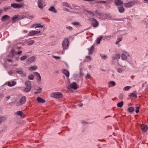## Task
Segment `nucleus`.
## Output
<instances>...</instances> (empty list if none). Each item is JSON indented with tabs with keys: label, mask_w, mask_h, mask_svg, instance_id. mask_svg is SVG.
Masks as SVG:
<instances>
[{
	"label": "nucleus",
	"mask_w": 148,
	"mask_h": 148,
	"mask_svg": "<svg viewBox=\"0 0 148 148\" xmlns=\"http://www.w3.org/2000/svg\"><path fill=\"white\" fill-rule=\"evenodd\" d=\"M51 97L56 99H59L62 98L63 95L62 93L59 92H53L51 93L50 95Z\"/></svg>",
	"instance_id": "1"
},
{
	"label": "nucleus",
	"mask_w": 148,
	"mask_h": 148,
	"mask_svg": "<svg viewBox=\"0 0 148 148\" xmlns=\"http://www.w3.org/2000/svg\"><path fill=\"white\" fill-rule=\"evenodd\" d=\"M69 41V39L68 38H66L64 39L62 44L63 50H65L68 48Z\"/></svg>",
	"instance_id": "2"
},
{
	"label": "nucleus",
	"mask_w": 148,
	"mask_h": 148,
	"mask_svg": "<svg viewBox=\"0 0 148 148\" xmlns=\"http://www.w3.org/2000/svg\"><path fill=\"white\" fill-rule=\"evenodd\" d=\"M11 6L14 8H20L23 6L22 4L12 3Z\"/></svg>",
	"instance_id": "3"
},
{
	"label": "nucleus",
	"mask_w": 148,
	"mask_h": 148,
	"mask_svg": "<svg viewBox=\"0 0 148 148\" xmlns=\"http://www.w3.org/2000/svg\"><path fill=\"white\" fill-rule=\"evenodd\" d=\"M24 18L23 17L21 16L18 15H15L13 16L12 19L13 20V22H14L16 21L21 20Z\"/></svg>",
	"instance_id": "4"
},
{
	"label": "nucleus",
	"mask_w": 148,
	"mask_h": 148,
	"mask_svg": "<svg viewBox=\"0 0 148 148\" xmlns=\"http://www.w3.org/2000/svg\"><path fill=\"white\" fill-rule=\"evenodd\" d=\"M90 20L91 21L92 25L93 27H97L98 26L99 23L96 19L92 18H91Z\"/></svg>",
	"instance_id": "5"
},
{
	"label": "nucleus",
	"mask_w": 148,
	"mask_h": 148,
	"mask_svg": "<svg viewBox=\"0 0 148 148\" xmlns=\"http://www.w3.org/2000/svg\"><path fill=\"white\" fill-rule=\"evenodd\" d=\"M37 4L38 8L40 9L43 8L46 5L43 4L42 0H38Z\"/></svg>",
	"instance_id": "6"
},
{
	"label": "nucleus",
	"mask_w": 148,
	"mask_h": 148,
	"mask_svg": "<svg viewBox=\"0 0 148 148\" xmlns=\"http://www.w3.org/2000/svg\"><path fill=\"white\" fill-rule=\"evenodd\" d=\"M26 101V97L25 96H23L20 99L19 103H17V105L18 106H20L24 103Z\"/></svg>",
	"instance_id": "7"
},
{
	"label": "nucleus",
	"mask_w": 148,
	"mask_h": 148,
	"mask_svg": "<svg viewBox=\"0 0 148 148\" xmlns=\"http://www.w3.org/2000/svg\"><path fill=\"white\" fill-rule=\"evenodd\" d=\"M36 59V57L35 56H32L28 58L27 60V62L28 64H30L31 63L35 61Z\"/></svg>",
	"instance_id": "8"
},
{
	"label": "nucleus",
	"mask_w": 148,
	"mask_h": 148,
	"mask_svg": "<svg viewBox=\"0 0 148 148\" xmlns=\"http://www.w3.org/2000/svg\"><path fill=\"white\" fill-rule=\"evenodd\" d=\"M134 4V3L133 1H130L127 3H124V6L126 8H131Z\"/></svg>",
	"instance_id": "9"
},
{
	"label": "nucleus",
	"mask_w": 148,
	"mask_h": 148,
	"mask_svg": "<svg viewBox=\"0 0 148 148\" xmlns=\"http://www.w3.org/2000/svg\"><path fill=\"white\" fill-rule=\"evenodd\" d=\"M40 32V30L38 31L35 30H33L30 32L29 33L28 35L29 36H32L35 35L36 34H39Z\"/></svg>",
	"instance_id": "10"
},
{
	"label": "nucleus",
	"mask_w": 148,
	"mask_h": 148,
	"mask_svg": "<svg viewBox=\"0 0 148 148\" xmlns=\"http://www.w3.org/2000/svg\"><path fill=\"white\" fill-rule=\"evenodd\" d=\"M9 86H13L16 84V82L14 81H9L6 83Z\"/></svg>",
	"instance_id": "11"
},
{
	"label": "nucleus",
	"mask_w": 148,
	"mask_h": 148,
	"mask_svg": "<svg viewBox=\"0 0 148 148\" xmlns=\"http://www.w3.org/2000/svg\"><path fill=\"white\" fill-rule=\"evenodd\" d=\"M70 87L71 88H73L75 90L77 89L78 88L77 85L76 83L75 82H73L70 84Z\"/></svg>",
	"instance_id": "12"
},
{
	"label": "nucleus",
	"mask_w": 148,
	"mask_h": 148,
	"mask_svg": "<svg viewBox=\"0 0 148 148\" xmlns=\"http://www.w3.org/2000/svg\"><path fill=\"white\" fill-rule=\"evenodd\" d=\"M10 18V17L8 15H5L2 17L1 20L2 21H6L8 20Z\"/></svg>",
	"instance_id": "13"
},
{
	"label": "nucleus",
	"mask_w": 148,
	"mask_h": 148,
	"mask_svg": "<svg viewBox=\"0 0 148 148\" xmlns=\"http://www.w3.org/2000/svg\"><path fill=\"white\" fill-rule=\"evenodd\" d=\"M121 57V55L119 53L116 54L114 55L112 57L113 60H115L116 59H119Z\"/></svg>",
	"instance_id": "14"
},
{
	"label": "nucleus",
	"mask_w": 148,
	"mask_h": 148,
	"mask_svg": "<svg viewBox=\"0 0 148 148\" xmlns=\"http://www.w3.org/2000/svg\"><path fill=\"white\" fill-rule=\"evenodd\" d=\"M16 72L18 74H20L21 76L23 77L25 76L26 75V73L23 71L22 70H18Z\"/></svg>",
	"instance_id": "15"
},
{
	"label": "nucleus",
	"mask_w": 148,
	"mask_h": 148,
	"mask_svg": "<svg viewBox=\"0 0 148 148\" xmlns=\"http://www.w3.org/2000/svg\"><path fill=\"white\" fill-rule=\"evenodd\" d=\"M127 56H130V55L128 53L127 54V56H126L125 54L124 53H122L121 54V59L123 60H126L127 61H128L127 60Z\"/></svg>",
	"instance_id": "16"
},
{
	"label": "nucleus",
	"mask_w": 148,
	"mask_h": 148,
	"mask_svg": "<svg viewBox=\"0 0 148 148\" xmlns=\"http://www.w3.org/2000/svg\"><path fill=\"white\" fill-rule=\"evenodd\" d=\"M37 101L39 103H43L45 102V100L40 97H37L36 99Z\"/></svg>",
	"instance_id": "17"
},
{
	"label": "nucleus",
	"mask_w": 148,
	"mask_h": 148,
	"mask_svg": "<svg viewBox=\"0 0 148 148\" xmlns=\"http://www.w3.org/2000/svg\"><path fill=\"white\" fill-rule=\"evenodd\" d=\"M43 27V25H41L40 24H34L32 25L30 27L32 28L35 27V28H36L37 27Z\"/></svg>",
	"instance_id": "18"
},
{
	"label": "nucleus",
	"mask_w": 148,
	"mask_h": 148,
	"mask_svg": "<svg viewBox=\"0 0 148 148\" xmlns=\"http://www.w3.org/2000/svg\"><path fill=\"white\" fill-rule=\"evenodd\" d=\"M114 3L115 5H120L123 3V1L121 0H115Z\"/></svg>",
	"instance_id": "19"
},
{
	"label": "nucleus",
	"mask_w": 148,
	"mask_h": 148,
	"mask_svg": "<svg viewBox=\"0 0 148 148\" xmlns=\"http://www.w3.org/2000/svg\"><path fill=\"white\" fill-rule=\"evenodd\" d=\"M140 127L142 130L144 132L146 131L147 129V126L145 125H141Z\"/></svg>",
	"instance_id": "20"
},
{
	"label": "nucleus",
	"mask_w": 148,
	"mask_h": 148,
	"mask_svg": "<svg viewBox=\"0 0 148 148\" xmlns=\"http://www.w3.org/2000/svg\"><path fill=\"white\" fill-rule=\"evenodd\" d=\"M62 71L63 73L65 75L66 77H69V72L68 70L65 69H63L62 70Z\"/></svg>",
	"instance_id": "21"
},
{
	"label": "nucleus",
	"mask_w": 148,
	"mask_h": 148,
	"mask_svg": "<svg viewBox=\"0 0 148 148\" xmlns=\"http://www.w3.org/2000/svg\"><path fill=\"white\" fill-rule=\"evenodd\" d=\"M35 75L37 76L36 78V80L38 81H40L41 80V78L40 74L37 72H35Z\"/></svg>",
	"instance_id": "22"
},
{
	"label": "nucleus",
	"mask_w": 148,
	"mask_h": 148,
	"mask_svg": "<svg viewBox=\"0 0 148 148\" xmlns=\"http://www.w3.org/2000/svg\"><path fill=\"white\" fill-rule=\"evenodd\" d=\"M48 10L49 11L53 12L54 13H56L57 12L56 9L53 6H51L49 9Z\"/></svg>",
	"instance_id": "23"
},
{
	"label": "nucleus",
	"mask_w": 148,
	"mask_h": 148,
	"mask_svg": "<svg viewBox=\"0 0 148 148\" xmlns=\"http://www.w3.org/2000/svg\"><path fill=\"white\" fill-rule=\"evenodd\" d=\"M37 68V67L36 66H31L29 67V70L30 71H32L36 70Z\"/></svg>",
	"instance_id": "24"
},
{
	"label": "nucleus",
	"mask_w": 148,
	"mask_h": 148,
	"mask_svg": "<svg viewBox=\"0 0 148 148\" xmlns=\"http://www.w3.org/2000/svg\"><path fill=\"white\" fill-rule=\"evenodd\" d=\"M118 9L119 12L120 13H123L125 11V9L122 6H120L118 7Z\"/></svg>",
	"instance_id": "25"
},
{
	"label": "nucleus",
	"mask_w": 148,
	"mask_h": 148,
	"mask_svg": "<svg viewBox=\"0 0 148 148\" xmlns=\"http://www.w3.org/2000/svg\"><path fill=\"white\" fill-rule=\"evenodd\" d=\"M62 5L66 7L69 8L71 9L72 7L71 5H69L68 3L66 2H64L62 3Z\"/></svg>",
	"instance_id": "26"
},
{
	"label": "nucleus",
	"mask_w": 148,
	"mask_h": 148,
	"mask_svg": "<svg viewBox=\"0 0 148 148\" xmlns=\"http://www.w3.org/2000/svg\"><path fill=\"white\" fill-rule=\"evenodd\" d=\"M32 87H27L24 89L23 91L25 92H28L31 89Z\"/></svg>",
	"instance_id": "27"
},
{
	"label": "nucleus",
	"mask_w": 148,
	"mask_h": 148,
	"mask_svg": "<svg viewBox=\"0 0 148 148\" xmlns=\"http://www.w3.org/2000/svg\"><path fill=\"white\" fill-rule=\"evenodd\" d=\"M89 51L88 53L89 54H92L94 50V47L93 45H92L90 48Z\"/></svg>",
	"instance_id": "28"
},
{
	"label": "nucleus",
	"mask_w": 148,
	"mask_h": 148,
	"mask_svg": "<svg viewBox=\"0 0 148 148\" xmlns=\"http://www.w3.org/2000/svg\"><path fill=\"white\" fill-rule=\"evenodd\" d=\"M25 85L27 87H31V84L29 81H27L25 83Z\"/></svg>",
	"instance_id": "29"
},
{
	"label": "nucleus",
	"mask_w": 148,
	"mask_h": 148,
	"mask_svg": "<svg viewBox=\"0 0 148 148\" xmlns=\"http://www.w3.org/2000/svg\"><path fill=\"white\" fill-rule=\"evenodd\" d=\"M6 120V118L4 116L0 117V123H1L2 122L5 121Z\"/></svg>",
	"instance_id": "30"
},
{
	"label": "nucleus",
	"mask_w": 148,
	"mask_h": 148,
	"mask_svg": "<svg viewBox=\"0 0 148 148\" xmlns=\"http://www.w3.org/2000/svg\"><path fill=\"white\" fill-rule=\"evenodd\" d=\"M122 40V38L121 37H119L117 38V41L115 42V44L116 45H118L119 44V42L121 41Z\"/></svg>",
	"instance_id": "31"
},
{
	"label": "nucleus",
	"mask_w": 148,
	"mask_h": 148,
	"mask_svg": "<svg viewBox=\"0 0 148 148\" xmlns=\"http://www.w3.org/2000/svg\"><path fill=\"white\" fill-rule=\"evenodd\" d=\"M28 57L27 55H25L21 57L20 59L21 61H23L25 60Z\"/></svg>",
	"instance_id": "32"
},
{
	"label": "nucleus",
	"mask_w": 148,
	"mask_h": 148,
	"mask_svg": "<svg viewBox=\"0 0 148 148\" xmlns=\"http://www.w3.org/2000/svg\"><path fill=\"white\" fill-rule=\"evenodd\" d=\"M15 114H16L18 115L21 116L23 114V112L21 111H17L15 113Z\"/></svg>",
	"instance_id": "33"
},
{
	"label": "nucleus",
	"mask_w": 148,
	"mask_h": 148,
	"mask_svg": "<svg viewBox=\"0 0 148 148\" xmlns=\"http://www.w3.org/2000/svg\"><path fill=\"white\" fill-rule=\"evenodd\" d=\"M35 42V41L34 40H30L27 42V44L29 45H31L33 44Z\"/></svg>",
	"instance_id": "34"
},
{
	"label": "nucleus",
	"mask_w": 148,
	"mask_h": 148,
	"mask_svg": "<svg viewBox=\"0 0 148 148\" xmlns=\"http://www.w3.org/2000/svg\"><path fill=\"white\" fill-rule=\"evenodd\" d=\"M123 104V101H121V102L118 103L117 104V106L119 107H121Z\"/></svg>",
	"instance_id": "35"
},
{
	"label": "nucleus",
	"mask_w": 148,
	"mask_h": 148,
	"mask_svg": "<svg viewBox=\"0 0 148 148\" xmlns=\"http://www.w3.org/2000/svg\"><path fill=\"white\" fill-rule=\"evenodd\" d=\"M103 38L102 36L98 38L97 40V43L98 44H99L100 42V41L102 40Z\"/></svg>",
	"instance_id": "36"
},
{
	"label": "nucleus",
	"mask_w": 148,
	"mask_h": 148,
	"mask_svg": "<svg viewBox=\"0 0 148 148\" xmlns=\"http://www.w3.org/2000/svg\"><path fill=\"white\" fill-rule=\"evenodd\" d=\"M91 60V58L89 56H86L85 59V61L87 62H89Z\"/></svg>",
	"instance_id": "37"
},
{
	"label": "nucleus",
	"mask_w": 148,
	"mask_h": 148,
	"mask_svg": "<svg viewBox=\"0 0 148 148\" xmlns=\"http://www.w3.org/2000/svg\"><path fill=\"white\" fill-rule=\"evenodd\" d=\"M128 110L130 112H132L134 110V108L133 107H129L128 108Z\"/></svg>",
	"instance_id": "38"
},
{
	"label": "nucleus",
	"mask_w": 148,
	"mask_h": 148,
	"mask_svg": "<svg viewBox=\"0 0 148 148\" xmlns=\"http://www.w3.org/2000/svg\"><path fill=\"white\" fill-rule=\"evenodd\" d=\"M131 87L130 86H125V87H124V88L123 89V90H128Z\"/></svg>",
	"instance_id": "39"
},
{
	"label": "nucleus",
	"mask_w": 148,
	"mask_h": 148,
	"mask_svg": "<svg viewBox=\"0 0 148 148\" xmlns=\"http://www.w3.org/2000/svg\"><path fill=\"white\" fill-rule=\"evenodd\" d=\"M28 79L31 80H33L34 79V76L32 75H30L29 76Z\"/></svg>",
	"instance_id": "40"
},
{
	"label": "nucleus",
	"mask_w": 148,
	"mask_h": 148,
	"mask_svg": "<svg viewBox=\"0 0 148 148\" xmlns=\"http://www.w3.org/2000/svg\"><path fill=\"white\" fill-rule=\"evenodd\" d=\"M66 29L70 31H71L73 29V28L71 26H66Z\"/></svg>",
	"instance_id": "41"
},
{
	"label": "nucleus",
	"mask_w": 148,
	"mask_h": 148,
	"mask_svg": "<svg viewBox=\"0 0 148 148\" xmlns=\"http://www.w3.org/2000/svg\"><path fill=\"white\" fill-rule=\"evenodd\" d=\"M109 84H111L113 86H114L116 85L115 82L114 81H112L110 82L109 83Z\"/></svg>",
	"instance_id": "42"
},
{
	"label": "nucleus",
	"mask_w": 148,
	"mask_h": 148,
	"mask_svg": "<svg viewBox=\"0 0 148 148\" xmlns=\"http://www.w3.org/2000/svg\"><path fill=\"white\" fill-rule=\"evenodd\" d=\"M87 12H88V13H89V14L90 15H91V16H94L95 14H94V13H93V12H92L91 11H87Z\"/></svg>",
	"instance_id": "43"
},
{
	"label": "nucleus",
	"mask_w": 148,
	"mask_h": 148,
	"mask_svg": "<svg viewBox=\"0 0 148 148\" xmlns=\"http://www.w3.org/2000/svg\"><path fill=\"white\" fill-rule=\"evenodd\" d=\"M101 56L103 59L105 60L107 59V57L106 56L103 55H101Z\"/></svg>",
	"instance_id": "44"
},
{
	"label": "nucleus",
	"mask_w": 148,
	"mask_h": 148,
	"mask_svg": "<svg viewBox=\"0 0 148 148\" xmlns=\"http://www.w3.org/2000/svg\"><path fill=\"white\" fill-rule=\"evenodd\" d=\"M42 90V88H39V89H37V90H40V91H36V92H34V93H35V94H37V93H40L41 92Z\"/></svg>",
	"instance_id": "45"
},
{
	"label": "nucleus",
	"mask_w": 148,
	"mask_h": 148,
	"mask_svg": "<svg viewBox=\"0 0 148 148\" xmlns=\"http://www.w3.org/2000/svg\"><path fill=\"white\" fill-rule=\"evenodd\" d=\"M117 72L119 73H121L123 71V70L121 68H118L117 70Z\"/></svg>",
	"instance_id": "46"
},
{
	"label": "nucleus",
	"mask_w": 148,
	"mask_h": 148,
	"mask_svg": "<svg viewBox=\"0 0 148 148\" xmlns=\"http://www.w3.org/2000/svg\"><path fill=\"white\" fill-rule=\"evenodd\" d=\"M130 96L132 97H137V96L134 93H131Z\"/></svg>",
	"instance_id": "47"
},
{
	"label": "nucleus",
	"mask_w": 148,
	"mask_h": 148,
	"mask_svg": "<svg viewBox=\"0 0 148 148\" xmlns=\"http://www.w3.org/2000/svg\"><path fill=\"white\" fill-rule=\"evenodd\" d=\"M139 107H136V110H135V112L136 113H138L139 112Z\"/></svg>",
	"instance_id": "48"
},
{
	"label": "nucleus",
	"mask_w": 148,
	"mask_h": 148,
	"mask_svg": "<svg viewBox=\"0 0 148 148\" xmlns=\"http://www.w3.org/2000/svg\"><path fill=\"white\" fill-rule=\"evenodd\" d=\"M53 57L54 58H56L57 59H59L60 58V57L59 56H53Z\"/></svg>",
	"instance_id": "49"
},
{
	"label": "nucleus",
	"mask_w": 148,
	"mask_h": 148,
	"mask_svg": "<svg viewBox=\"0 0 148 148\" xmlns=\"http://www.w3.org/2000/svg\"><path fill=\"white\" fill-rule=\"evenodd\" d=\"M73 24L74 25H79L80 23L78 22H75L73 23Z\"/></svg>",
	"instance_id": "50"
},
{
	"label": "nucleus",
	"mask_w": 148,
	"mask_h": 148,
	"mask_svg": "<svg viewBox=\"0 0 148 148\" xmlns=\"http://www.w3.org/2000/svg\"><path fill=\"white\" fill-rule=\"evenodd\" d=\"M11 51L12 53L13 54H14L15 53V51L14 49H12Z\"/></svg>",
	"instance_id": "51"
},
{
	"label": "nucleus",
	"mask_w": 148,
	"mask_h": 148,
	"mask_svg": "<svg viewBox=\"0 0 148 148\" xmlns=\"http://www.w3.org/2000/svg\"><path fill=\"white\" fill-rule=\"evenodd\" d=\"M10 7H8V8H4V10L5 11H6L8 9H10Z\"/></svg>",
	"instance_id": "52"
},
{
	"label": "nucleus",
	"mask_w": 148,
	"mask_h": 148,
	"mask_svg": "<svg viewBox=\"0 0 148 148\" xmlns=\"http://www.w3.org/2000/svg\"><path fill=\"white\" fill-rule=\"evenodd\" d=\"M78 105L79 107H81L82 106L83 104L82 103H79L78 104Z\"/></svg>",
	"instance_id": "53"
},
{
	"label": "nucleus",
	"mask_w": 148,
	"mask_h": 148,
	"mask_svg": "<svg viewBox=\"0 0 148 148\" xmlns=\"http://www.w3.org/2000/svg\"><path fill=\"white\" fill-rule=\"evenodd\" d=\"M22 53V51H19L18 52V53H17V54L18 55H20Z\"/></svg>",
	"instance_id": "54"
},
{
	"label": "nucleus",
	"mask_w": 148,
	"mask_h": 148,
	"mask_svg": "<svg viewBox=\"0 0 148 148\" xmlns=\"http://www.w3.org/2000/svg\"><path fill=\"white\" fill-rule=\"evenodd\" d=\"M10 98V96H8L6 97V98L7 99L6 101H8Z\"/></svg>",
	"instance_id": "55"
},
{
	"label": "nucleus",
	"mask_w": 148,
	"mask_h": 148,
	"mask_svg": "<svg viewBox=\"0 0 148 148\" xmlns=\"http://www.w3.org/2000/svg\"><path fill=\"white\" fill-rule=\"evenodd\" d=\"M90 75H87L86 76V78H87V79H88L90 77Z\"/></svg>",
	"instance_id": "56"
},
{
	"label": "nucleus",
	"mask_w": 148,
	"mask_h": 148,
	"mask_svg": "<svg viewBox=\"0 0 148 148\" xmlns=\"http://www.w3.org/2000/svg\"><path fill=\"white\" fill-rule=\"evenodd\" d=\"M8 73L10 75H11L12 73V71H10L8 72Z\"/></svg>",
	"instance_id": "57"
},
{
	"label": "nucleus",
	"mask_w": 148,
	"mask_h": 148,
	"mask_svg": "<svg viewBox=\"0 0 148 148\" xmlns=\"http://www.w3.org/2000/svg\"><path fill=\"white\" fill-rule=\"evenodd\" d=\"M3 94L2 93H0V98H2V97H3Z\"/></svg>",
	"instance_id": "58"
},
{
	"label": "nucleus",
	"mask_w": 148,
	"mask_h": 148,
	"mask_svg": "<svg viewBox=\"0 0 148 148\" xmlns=\"http://www.w3.org/2000/svg\"><path fill=\"white\" fill-rule=\"evenodd\" d=\"M106 2V1H101V3H105Z\"/></svg>",
	"instance_id": "59"
},
{
	"label": "nucleus",
	"mask_w": 148,
	"mask_h": 148,
	"mask_svg": "<svg viewBox=\"0 0 148 148\" xmlns=\"http://www.w3.org/2000/svg\"><path fill=\"white\" fill-rule=\"evenodd\" d=\"M7 61L9 62H12V60L11 59H8L7 60Z\"/></svg>",
	"instance_id": "60"
},
{
	"label": "nucleus",
	"mask_w": 148,
	"mask_h": 148,
	"mask_svg": "<svg viewBox=\"0 0 148 148\" xmlns=\"http://www.w3.org/2000/svg\"><path fill=\"white\" fill-rule=\"evenodd\" d=\"M21 48V47H16V48L17 49H20Z\"/></svg>",
	"instance_id": "61"
},
{
	"label": "nucleus",
	"mask_w": 148,
	"mask_h": 148,
	"mask_svg": "<svg viewBox=\"0 0 148 148\" xmlns=\"http://www.w3.org/2000/svg\"><path fill=\"white\" fill-rule=\"evenodd\" d=\"M96 3H101V1H97Z\"/></svg>",
	"instance_id": "62"
},
{
	"label": "nucleus",
	"mask_w": 148,
	"mask_h": 148,
	"mask_svg": "<svg viewBox=\"0 0 148 148\" xmlns=\"http://www.w3.org/2000/svg\"><path fill=\"white\" fill-rule=\"evenodd\" d=\"M2 13V10H1L0 9V15Z\"/></svg>",
	"instance_id": "63"
},
{
	"label": "nucleus",
	"mask_w": 148,
	"mask_h": 148,
	"mask_svg": "<svg viewBox=\"0 0 148 148\" xmlns=\"http://www.w3.org/2000/svg\"><path fill=\"white\" fill-rule=\"evenodd\" d=\"M120 66V64H119L118 63V64H117V67H119Z\"/></svg>",
	"instance_id": "64"
}]
</instances>
